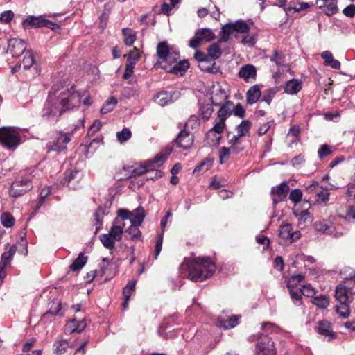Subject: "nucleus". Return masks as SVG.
<instances>
[{"label":"nucleus","mask_w":355,"mask_h":355,"mask_svg":"<svg viewBox=\"0 0 355 355\" xmlns=\"http://www.w3.org/2000/svg\"><path fill=\"white\" fill-rule=\"evenodd\" d=\"M136 282V280L130 281L123 288V295L124 296V299L130 300V296L135 290Z\"/></svg>","instance_id":"nucleus-50"},{"label":"nucleus","mask_w":355,"mask_h":355,"mask_svg":"<svg viewBox=\"0 0 355 355\" xmlns=\"http://www.w3.org/2000/svg\"><path fill=\"white\" fill-rule=\"evenodd\" d=\"M302 197V192L300 189L292 190L289 194V199L294 204L298 203Z\"/></svg>","instance_id":"nucleus-56"},{"label":"nucleus","mask_w":355,"mask_h":355,"mask_svg":"<svg viewBox=\"0 0 355 355\" xmlns=\"http://www.w3.org/2000/svg\"><path fill=\"white\" fill-rule=\"evenodd\" d=\"M56 87H52L49 92V98L44 103L41 112V116L50 122H57L64 112L53 96L56 94Z\"/></svg>","instance_id":"nucleus-3"},{"label":"nucleus","mask_w":355,"mask_h":355,"mask_svg":"<svg viewBox=\"0 0 355 355\" xmlns=\"http://www.w3.org/2000/svg\"><path fill=\"white\" fill-rule=\"evenodd\" d=\"M22 25L25 29L40 27H47L51 29H54L55 26H58L57 24L53 23L50 20L44 19L40 16H29L23 21Z\"/></svg>","instance_id":"nucleus-9"},{"label":"nucleus","mask_w":355,"mask_h":355,"mask_svg":"<svg viewBox=\"0 0 355 355\" xmlns=\"http://www.w3.org/2000/svg\"><path fill=\"white\" fill-rule=\"evenodd\" d=\"M238 76L246 83H252L255 80L257 76L256 67L252 64L243 65L240 68Z\"/></svg>","instance_id":"nucleus-17"},{"label":"nucleus","mask_w":355,"mask_h":355,"mask_svg":"<svg viewBox=\"0 0 355 355\" xmlns=\"http://www.w3.org/2000/svg\"><path fill=\"white\" fill-rule=\"evenodd\" d=\"M198 67L202 71L216 74L220 71V67L213 62L211 64H205L204 62L198 64Z\"/></svg>","instance_id":"nucleus-39"},{"label":"nucleus","mask_w":355,"mask_h":355,"mask_svg":"<svg viewBox=\"0 0 355 355\" xmlns=\"http://www.w3.org/2000/svg\"><path fill=\"white\" fill-rule=\"evenodd\" d=\"M25 42L19 38H12L8 42V51L10 52L13 57H19L25 52Z\"/></svg>","instance_id":"nucleus-15"},{"label":"nucleus","mask_w":355,"mask_h":355,"mask_svg":"<svg viewBox=\"0 0 355 355\" xmlns=\"http://www.w3.org/2000/svg\"><path fill=\"white\" fill-rule=\"evenodd\" d=\"M135 66V64H134V62L127 61L125 64V70L123 75V78L128 79L132 75Z\"/></svg>","instance_id":"nucleus-62"},{"label":"nucleus","mask_w":355,"mask_h":355,"mask_svg":"<svg viewBox=\"0 0 355 355\" xmlns=\"http://www.w3.org/2000/svg\"><path fill=\"white\" fill-rule=\"evenodd\" d=\"M225 127V121H223L216 117L214 120V126L209 129L206 134V139L207 140H211L212 144L218 145L220 140L221 139V136L216 135V134H222L224 132Z\"/></svg>","instance_id":"nucleus-10"},{"label":"nucleus","mask_w":355,"mask_h":355,"mask_svg":"<svg viewBox=\"0 0 355 355\" xmlns=\"http://www.w3.org/2000/svg\"><path fill=\"white\" fill-rule=\"evenodd\" d=\"M82 178V173L77 169L70 170L65 173V180L68 186L72 189H76L74 182H79Z\"/></svg>","instance_id":"nucleus-23"},{"label":"nucleus","mask_w":355,"mask_h":355,"mask_svg":"<svg viewBox=\"0 0 355 355\" xmlns=\"http://www.w3.org/2000/svg\"><path fill=\"white\" fill-rule=\"evenodd\" d=\"M56 87V94L53 96L60 106L64 113L78 108L81 103L82 96L77 92L73 86L70 88L58 85H53Z\"/></svg>","instance_id":"nucleus-2"},{"label":"nucleus","mask_w":355,"mask_h":355,"mask_svg":"<svg viewBox=\"0 0 355 355\" xmlns=\"http://www.w3.org/2000/svg\"><path fill=\"white\" fill-rule=\"evenodd\" d=\"M216 38V35L211 29L207 28H199L195 36L189 41V46L197 49L202 42H209Z\"/></svg>","instance_id":"nucleus-8"},{"label":"nucleus","mask_w":355,"mask_h":355,"mask_svg":"<svg viewBox=\"0 0 355 355\" xmlns=\"http://www.w3.org/2000/svg\"><path fill=\"white\" fill-rule=\"evenodd\" d=\"M239 318L240 316L236 315H220L218 317V326L224 329L234 328L239 324Z\"/></svg>","instance_id":"nucleus-19"},{"label":"nucleus","mask_w":355,"mask_h":355,"mask_svg":"<svg viewBox=\"0 0 355 355\" xmlns=\"http://www.w3.org/2000/svg\"><path fill=\"white\" fill-rule=\"evenodd\" d=\"M208 55L214 60L219 58L222 55V50L218 44H213L207 48Z\"/></svg>","instance_id":"nucleus-43"},{"label":"nucleus","mask_w":355,"mask_h":355,"mask_svg":"<svg viewBox=\"0 0 355 355\" xmlns=\"http://www.w3.org/2000/svg\"><path fill=\"white\" fill-rule=\"evenodd\" d=\"M35 63V60L33 53L31 51H27L23 59L22 64L25 69H29Z\"/></svg>","instance_id":"nucleus-55"},{"label":"nucleus","mask_w":355,"mask_h":355,"mask_svg":"<svg viewBox=\"0 0 355 355\" xmlns=\"http://www.w3.org/2000/svg\"><path fill=\"white\" fill-rule=\"evenodd\" d=\"M118 223V219L116 218L113 223L112 225L108 232V234L111 236L112 238L114 239L115 241H121L122 238V235L123 233V227L124 225H116Z\"/></svg>","instance_id":"nucleus-26"},{"label":"nucleus","mask_w":355,"mask_h":355,"mask_svg":"<svg viewBox=\"0 0 355 355\" xmlns=\"http://www.w3.org/2000/svg\"><path fill=\"white\" fill-rule=\"evenodd\" d=\"M33 172H35V170L32 171L29 174L15 178L9 189L10 196L18 198L32 189L33 187L32 178L35 175L32 174Z\"/></svg>","instance_id":"nucleus-5"},{"label":"nucleus","mask_w":355,"mask_h":355,"mask_svg":"<svg viewBox=\"0 0 355 355\" xmlns=\"http://www.w3.org/2000/svg\"><path fill=\"white\" fill-rule=\"evenodd\" d=\"M99 239L103 246L109 250H112L115 247V241L107 234H103L99 236Z\"/></svg>","instance_id":"nucleus-41"},{"label":"nucleus","mask_w":355,"mask_h":355,"mask_svg":"<svg viewBox=\"0 0 355 355\" xmlns=\"http://www.w3.org/2000/svg\"><path fill=\"white\" fill-rule=\"evenodd\" d=\"M87 257L85 256L83 253H80L77 259L70 266V269L72 271H79L87 263Z\"/></svg>","instance_id":"nucleus-31"},{"label":"nucleus","mask_w":355,"mask_h":355,"mask_svg":"<svg viewBox=\"0 0 355 355\" xmlns=\"http://www.w3.org/2000/svg\"><path fill=\"white\" fill-rule=\"evenodd\" d=\"M155 102L161 106H165L173 101L172 94L169 92L163 91L159 92L154 97Z\"/></svg>","instance_id":"nucleus-28"},{"label":"nucleus","mask_w":355,"mask_h":355,"mask_svg":"<svg viewBox=\"0 0 355 355\" xmlns=\"http://www.w3.org/2000/svg\"><path fill=\"white\" fill-rule=\"evenodd\" d=\"M302 88V82L295 78L289 80L284 86V92L290 95L297 94Z\"/></svg>","instance_id":"nucleus-20"},{"label":"nucleus","mask_w":355,"mask_h":355,"mask_svg":"<svg viewBox=\"0 0 355 355\" xmlns=\"http://www.w3.org/2000/svg\"><path fill=\"white\" fill-rule=\"evenodd\" d=\"M232 153L231 148L222 147L219 152L220 164H223L228 159L230 153Z\"/></svg>","instance_id":"nucleus-58"},{"label":"nucleus","mask_w":355,"mask_h":355,"mask_svg":"<svg viewBox=\"0 0 355 355\" xmlns=\"http://www.w3.org/2000/svg\"><path fill=\"white\" fill-rule=\"evenodd\" d=\"M131 136L132 132L128 128H124L121 131L116 132V138L121 144L127 141Z\"/></svg>","instance_id":"nucleus-49"},{"label":"nucleus","mask_w":355,"mask_h":355,"mask_svg":"<svg viewBox=\"0 0 355 355\" xmlns=\"http://www.w3.org/2000/svg\"><path fill=\"white\" fill-rule=\"evenodd\" d=\"M312 303L320 309H326L329 304V301L327 296L320 295L319 296L314 297L312 300Z\"/></svg>","instance_id":"nucleus-42"},{"label":"nucleus","mask_w":355,"mask_h":355,"mask_svg":"<svg viewBox=\"0 0 355 355\" xmlns=\"http://www.w3.org/2000/svg\"><path fill=\"white\" fill-rule=\"evenodd\" d=\"M315 228L318 232L331 234L333 233L334 227L327 220H322L315 223Z\"/></svg>","instance_id":"nucleus-33"},{"label":"nucleus","mask_w":355,"mask_h":355,"mask_svg":"<svg viewBox=\"0 0 355 355\" xmlns=\"http://www.w3.org/2000/svg\"><path fill=\"white\" fill-rule=\"evenodd\" d=\"M304 279V275L297 274L292 275L291 277L286 280V287L288 288H294L299 283Z\"/></svg>","instance_id":"nucleus-45"},{"label":"nucleus","mask_w":355,"mask_h":355,"mask_svg":"<svg viewBox=\"0 0 355 355\" xmlns=\"http://www.w3.org/2000/svg\"><path fill=\"white\" fill-rule=\"evenodd\" d=\"M234 33L233 28L231 26V23L227 24L221 28L220 33V37L218 40L219 42H226L229 40L231 35Z\"/></svg>","instance_id":"nucleus-32"},{"label":"nucleus","mask_w":355,"mask_h":355,"mask_svg":"<svg viewBox=\"0 0 355 355\" xmlns=\"http://www.w3.org/2000/svg\"><path fill=\"white\" fill-rule=\"evenodd\" d=\"M300 291L302 295L308 297L313 298L314 295L316 294V290L312 287L310 284L303 285Z\"/></svg>","instance_id":"nucleus-54"},{"label":"nucleus","mask_w":355,"mask_h":355,"mask_svg":"<svg viewBox=\"0 0 355 355\" xmlns=\"http://www.w3.org/2000/svg\"><path fill=\"white\" fill-rule=\"evenodd\" d=\"M64 331L69 334L77 332V320L76 319L69 320L65 325Z\"/></svg>","instance_id":"nucleus-63"},{"label":"nucleus","mask_w":355,"mask_h":355,"mask_svg":"<svg viewBox=\"0 0 355 355\" xmlns=\"http://www.w3.org/2000/svg\"><path fill=\"white\" fill-rule=\"evenodd\" d=\"M316 4L327 15H332L338 12L336 0H317Z\"/></svg>","instance_id":"nucleus-18"},{"label":"nucleus","mask_w":355,"mask_h":355,"mask_svg":"<svg viewBox=\"0 0 355 355\" xmlns=\"http://www.w3.org/2000/svg\"><path fill=\"white\" fill-rule=\"evenodd\" d=\"M199 125L198 119L195 116H191L184 124V129L189 130L196 128Z\"/></svg>","instance_id":"nucleus-60"},{"label":"nucleus","mask_w":355,"mask_h":355,"mask_svg":"<svg viewBox=\"0 0 355 355\" xmlns=\"http://www.w3.org/2000/svg\"><path fill=\"white\" fill-rule=\"evenodd\" d=\"M241 137H239V135H234L231 139L229 140L228 144H230V148L232 149V153L237 154L239 150H237L236 146L240 144L239 139Z\"/></svg>","instance_id":"nucleus-59"},{"label":"nucleus","mask_w":355,"mask_h":355,"mask_svg":"<svg viewBox=\"0 0 355 355\" xmlns=\"http://www.w3.org/2000/svg\"><path fill=\"white\" fill-rule=\"evenodd\" d=\"M335 297L340 303H350V294L343 284L336 286Z\"/></svg>","instance_id":"nucleus-24"},{"label":"nucleus","mask_w":355,"mask_h":355,"mask_svg":"<svg viewBox=\"0 0 355 355\" xmlns=\"http://www.w3.org/2000/svg\"><path fill=\"white\" fill-rule=\"evenodd\" d=\"M69 347V344L67 340L56 341L53 345L54 352L57 355H62Z\"/></svg>","instance_id":"nucleus-40"},{"label":"nucleus","mask_w":355,"mask_h":355,"mask_svg":"<svg viewBox=\"0 0 355 355\" xmlns=\"http://www.w3.org/2000/svg\"><path fill=\"white\" fill-rule=\"evenodd\" d=\"M146 214L145 210L142 207H139L132 211H131L130 223L131 224H135L141 225L144 221Z\"/></svg>","instance_id":"nucleus-27"},{"label":"nucleus","mask_w":355,"mask_h":355,"mask_svg":"<svg viewBox=\"0 0 355 355\" xmlns=\"http://www.w3.org/2000/svg\"><path fill=\"white\" fill-rule=\"evenodd\" d=\"M1 224L7 228L11 227L15 223V218L11 214L4 212L0 217Z\"/></svg>","instance_id":"nucleus-48"},{"label":"nucleus","mask_w":355,"mask_h":355,"mask_svg":"<svg viewBox=\"0 0 355 355\" xmlns=\"http://www.w3.org/2000/svg\"><path fill=\"white\" fill-rule=\"evenodd\" d=\"M233 107L234 103L232 101H226V102L223 104L218 110L217 112V118L220 119L223 121H226V119L232 114Z\"/></svg>","instance_id":"nucleus-21"},{"label":"nucleus","mask_w":355,"mask_h":355,"mask_svg":"<svg viewBox=\"0 0 355 355\" xmlns=\"http://www.w3.org/2000/svg\"><path fill=\"white\" fill-rule=\"evenodd\" d=\"M21 143L18 130L13 127L0 128V144L7 149L17 148Z\"/></svg>","instance_id":"nucleus-6"},{"label":"nucleus","mask_w":355,"mask_h":355,"mask_svg":"<svg viewBox=\"0 0 355 355\" xmlns=\"http://www.w3.org/2000/svg\"><path fill=\"white\" fill-rule=\"evenodd\" d=\"M279 90L280 87L277 86L267 89L263 92L261 101L266 102L268 105H270L273 98L277 94V92H279Z\"/></svg>","instance_id":"nucleus-30"},{"label":"nucleus","mask_w":355,"mask_h":355,"mask_svg":"<svg viewBox=\"0 0 355 355\" xmlns=\"http://www.w3.org/2000/svg\"><path fill=\"white\" fill-rule=\"evenodd\" d=\"M214 112V109L212 105L210 104H200L199 108V114L205 121H208L212 113Z\"/></svg>","instance_id":"nucleus-35"},{"label":"nucleus","mask_w":355,"mask_h":355,"mask_svg":"<svg viewBox=\"0 0 355 355\" xmlns=\"http://www.w3.org/2000/svg\"><path fill=\"white\" fill-rule=\"evenodd\" d=\"M84 128V120L80 119L74 126L71 132L64 133L60 132L58 136L53 140L49 141L46 144L48 151L61 152L67 149V144L71 141V135L80 129Z\"/></svg>","instance_id":"nucleus-4"},{"label":"nucleus","mask_w":355,"mask_h":355,"mask_svg":"<svg viewBox=\"0 0 355 355\" xmlns=\"http://www.w3.org/2000/svg\"><path fill=\"white\" fill-rule=\"evenodd\" d=\"M349 303H340V306H336V311L343 318H347L349 315Z\"/></svg>","instance_id":"nucleus-52"},{"label":"nucleus","mask_w":355,"mask_h":355,"mask_svg":"<svg viewBox=\"0 0 355 355\" xmlns=\"http://www.w3.org/2000/svg\"><path fill=\"white\" fill-rule=\"evenodd\" d=\"M14 17V14L11 10H7L0 14V21L3 23L10 22Z\"/></svg>","instance_id":"nucleus-64"},{"label":"nucleus","mask_w":355,"mask_h":355,"mask_svg":"<svg viewBox=\"0 0 355 355\" xmlns=\"http://www.w3.org/2000/svg\"><path fill=\"white\" fill-rule=\"evenodd\" d=\"M270 61L274 62L277 66H284V55L279 53L277 50L273 51L272 55L270 58Z\"/></svg>","instance_id":"nucleus-57"},{"label":"nucleus","mask_w":355,"mask_h":355,"mask_svg":"<svg viewBox=\"0 0 355 355\" xmlns=\"http://www.w3.org/2000/svg\"><path fill=\"white\" fill-rule=\"evenodd\" d=\"M279 235L286 242L290 243L298 240L301 236L300 232L293 231L292 225L289 223L280 225Z\"/></svg>","instance_id":"nucleus-12"},{"label":"nucleus","mask_w":355,"mask_h":355,"mask_svg":"<svg viewBox=\"0 0 355 355\" xmlns=\"http://www.w3.org/2000/svg\"><path fill=\"white\" fill-rule=\"evenodd\" d=\"M252 123L249 120H243L236 126L237 134L239 137H244L248 134Z\"/></svg>","instance_id":"nucleus-38"},{"label":"nucleus","mask_w":355,"mask_h":355,"mask_svg":"<svg viewBox=\"0 0 355 355\" xmlns=\"http://www.w3.org/2000/svg\"><path fill=\"white\" fill-rule=\"evenodd\" d=\"M139 225L131 224V225L126 229L125 232V237L127 240H139L141 236V231L138 227Z\"/></svg>","instance_id":"nucleus-29"},{"label":"nucleus","mask_w":355,"mask_h":355,"mask_svg":"<svg viewBox=\"0 0 355 355\" xmlns=\"http://www.w3.org/2000/svg\"><path fill=\"white\" fill-rule=\"evenodd\" d=\"M104 215H105V209L102 207H98L94 214V216L96 220L95 233H96L101 229L102 226V220Z\"/></svg>","instance_id":"nucleus-46"},{"label":"nucleus","mask_w":355,"mask_h":355,"mask_svg":"<svg viewBox=\"0 0 355 355\" xmlns=\"http://www.w3.org/2000/svg\"><path fill=\"white\" fill-rule=\"evenodd\" d=\"M343 284L350 295H355V279L352 276L350 278L346 279Z\"/></svg>","instance_id":"nucleus-53"},{"label":"nucleus","mask_w":355,"mask_h":355,"mask_svg":"<svg viewBox=\"0 0 355 355\" xmlns=\"http://www.w3.org/2000/svg\"><path fill=\"white\" fill-rule=\"evenodd\" d=\"M189 67V64L187 60L180 61L178 63H176L172 69H170V71L175 74H180L182 75Z\"/></svg>","instance_id":"nucleus-34"},{"label":"nucleus","mask_w":355,"mask_h":355,"mask_svg":"<svg viewBox=\"0 0 355 355\" xmlns=\"http://www.w3.org/2000/svg\"><path fill=\"white\" fill-rule=\"evenodd\" d=\"M122 33L125 36L124 43L126 46H130L136 40V35L132 31L128 28L122 29Z\"/></svg>","instance_id":"nucleus-44"},{"label":"nucleus","mask_w":355,"mask_h":355,"mask_svg":"<svg viewBox=\"0 0 355 355\" xmlns=\"http://www.w3.org/2000/svg\"><path fill=\"white\" fill-rule=\"evenodd\" d=\"M261 95L260 87L258 85H255L248 90L246 93V101L248 104L252 105L257 103Z\"/></svg>","instance_id":"nucleus-22"},{"label":"nucleus","mask_w":355,"mask_h":355,"mask_svg":"<svg viewBox=\"0 0 355 355\" xmlns=\"http://www.w3.org/2000/svg\"><path fill=\"white\" fill-rule=\"evenodd\" d=\"M231 26L233 28L234 33H247L250 31L248 24L243 20H239L235 23L231 24Z\"/></svg>","instance_id":"nucleus-37"},{"label":"nucleus","mask_w":355,"mask_h":355,"mask_svg":"<svg viewBox=\"0 0 355 355\" xmlns=\"http://www.w3.org/2000/svg\"><path fill=\"white\" fill-rule=\"evenodd\" d=\"M193 136L191 132L184 129L179 132L174 142L178 147L187 150L193 146Z\"/></svg>","instance_id":"nucleus-13"},{"label":"nucleus","mask_w":355,"mask_h":355,"mask_svg":"<svg viewBox=\"0 0 355 355\" xmlns=\"http://www.w3.org/2000/svg\"><path fill=\"white\" fill-rule=\"evenodd\" d=\"M216 266L209 257H197L189 264L188 278L193 282H202L211 277Z\"/></svg>","instance_id":"nucleus-1"},{"label":"nucleus","mask_w":355,"mask_h":355,"mask_svg":"<svg viewBox=\"0 0 355 355\" xmlns=\"http://www.w3.org/2000/svg\"><path fill=\"white\" fill-rule=\"evenodd\" d=\"M166 159V155L158 154L153 159L148 160L139 167L134 168L132 171V175L139 176L147 171H153L155 168L159 167Z\"/></svg>","instance_id":"nucleus-7"},{"label":"nucleus","mask_w":355,"mask_h":355,"mask_svg":"<svg viewBox=\"0 0 355 355\" xmlns=\"http://www.w3.org/2000/svg\"><path fill=\"white\" fill-rule=\"evenodd\" d=\"M288 191L289 186L286 182H283L277 187H273L271 190L273 205L283 201L286 198Z\"/></svg>","instance_id":"nucleus-14"},{"label":"nucleus","mask_w":355,"mask_h":355,"mask_svg":"<svg viewBox=\"0 0 355 355\" xmlns=\"http://www.w3.org/2000/svg\"><path fill=\"white\" fill-rule=\"evenodd\" d=\"M117 103V99L114 96H111L105 102L104 105L101 109V113L105 114L111 112L114 110Z\"/></svg>","instance_id":"nucleus-36"},{"label":"nucleus","mask_w":355,"mask_h":355,"mask_svg":"<svg viewBox=\"0 0 355 355\" xmlns=\"http://www.w3.org/2000/svg\"><path fill=\"white\" fill-rule=\"evenodd\" d=\"M291 298L295 306L302 305V294L301 291H295L294 288H288Z\"/></svg>","instance_id":"nucleus-47"},{"label":"nucleus","mask_w":355,"mask_h":355,"mask_svg":"<svg viewBox=\"0 0 355 355\" xmlns=\"http://www.w3.org/2000/svg\"><path fill=\"white\" fill-rule=\"evenodd\" d=\"M255 351L257 355H276L274 342L267 336H263L257 342Z\"/></svg>","instance_id":"nucleus-11"},{"label":"nucleus","mask_w":355,"mask_h":355,"mask_svg":"<svg viewBox=\"0 0 355 355\" xmlns=\"http://www.w3.org/2000/svg\"><path fill=\"white\" fill-rule=\"evenodd\" d=\"M157 55L165 62H176L178 58L177 53L170 52L168 46L165 42H161L157 46Z\"/></svg>","instance_id":"nucleus-16"},{"label":"nucleus","mask_w":355,"mask_h":355,"mask_svg":"<svg viewBox=\"0 0 355 355\" xmlns=\"http://www.w3.org/2000/svg\"><path fill=\"white\" fill-rule=\"evenodd\" d=\"M316 331L319 334L322 336L330 337L329 340L335 337L334 334L332 331L330 322L326 320H322L319 322Z\"/></svg>","instance_id":"nucleus-25"},{"label":"nucleus","mask_w":355,"mask_h":355,"mask_svg":"<svg viewBox=\"0 0 355 355\" xmlns=\"http://www.w3.org/2000/svg\"><path fill=\"white\" fill-rule=\"evenodd\" d=\"M210 166H211V160L207 159L195 167V168L193 170V173L200 172L202 170L206 171L209 168Z\"/></svg>","instance_id":"nucleus-61"},{"label":"nucleus","mask_w":355,"mask_h":355,"mask_svg":"<svg viewBox=\"0 0 355 355\" xmlns=\"http://www.w3.org/2000/svg\"><path fill=\"white\" fill-rule=\"evenodd\" d=\"M333 153L332 147L327 145H321L318 149V155L320 159H322L324 157L330 155Z\"/></svg>","instance_id":"nucleus-51"}]
</instances>
